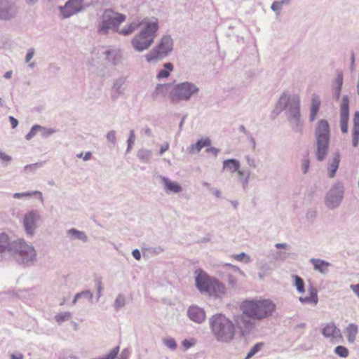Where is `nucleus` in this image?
Segmentation results:
<instances>
[{
	"instance_id": "9b49d317",
	"label": "nucleus",
	"mask_w": 359,
	"mask_h": 359,
	"mask_svg": "<svg viewBox=\"0 0 359 359\" xmlns=\"http://www.w3.org/2000/svg\"><path fill=\"white\" fill-rule=\"evenodd\" d=\"M343 198V185L340 183L334 184L326 194L325 198V205L329 209H335L339 206Z\"/></svg>"
},
{
	"instance_id": "9d476101",
	"label": "nucleus",
	"mask_w": 359,
	"mask_h": 359,
	"mask_svg": "<svg viewBox=\"0 0 359 359\" xmlns=\"http://www.w3.org/2000/svg\"><path fill=\"white\" fill-rule=\"evenodd\" d=\"M173 45L170 35L163 36L159 43L145 55L146 60L149 63L162 60L172 53Z\"/></svg>"
},
{
	"instance_id": "412c9836",
	"label": "nucleus",
	"mask_w": 359,
	"mask_h": 359,
	"mask_svg": "<svg viewBox=\"0 0 359 359\" xmlns=\"http://www.w3.org/2000/svg\"><path fill=\"white\" fill-rule=\"evenodd\" d=\"M159 178L163 184L164 189L167 193L178 194L182 191V188L179 183L172 182L165 176L160 175Z\"/></svg>"
},
{
	"instance_id": "1a4fd4ad",
	"label": "nucleus",
	"mask_w": 359,
	"mask_h": 359,
	"mask_svg": "<svg viewBox=\"0 0 359 359\" xmlns=\"http://www.w3.org/2000/svg\"><path fill=\"white\" fill-rule=\"evenodd\" d=\"M199 92L198 87L189 81L179 83L173 86L170 92L169 98L172 104L181 101H189Z\"/></svg>"
},
{
	"instance_id": "f3484780",
	"label": "nucleus",
	"mask_w": 359,
	"mask_h": 359,
	"mask_svg": "<svg viewBox=\"0 0 359 359\" xmlns=\"http://www.w3.org/2000/svg\"><path fill=\"white\" fill-rule=\"evenodd\" d=\"M187 316L191 320L198 324L203 323L206 318L204 309L196 305H191L188 308Z\"/></svg>"
},
{
	"instance_id": "58836bf2",
	"label": "nucleus",
	"mask_w": 359,
	"mask_h": 359,
	"mask_svg": "<svg viewBox=\"0 0 359 359\" xmlns=\"http://www.w3.org/2000/svg\"><path fill=\"white\" fill-rule=\"evenodd\" d=\"M126 304V298L123 293H119L116 297L113 306L116 311H118Z\"/></svg>"
},
{
	"instance_id": "49530a36",
	"label": "nucleus",
	"mask_w": 359,
	"mask_h": 359,
	"mask_svg": "<svg viewBox=\"0 0 359 359\" xmlns=\"http://www.w3.org/2000/svg\"><path fill=\"white\" fill-rule=\"evenodd\" d=\"M334 353L341 358H346L348 355V350L344 346H337L335 347Z\"/></svg>"
},
{
	"instance_id": "cd10ccee",
	"label": "nucleus",
	"mask_w": 359,
	"mask_h": 359,
	"mask_svg": "<svg viewBox=\"0 0 359 359\" xmlns=\"http://www.w3.org/2000/svg\"><path fill=\"white\" fill-rule=\"evenodd\" d=\"M170 86L171 83L157 84L154 90L151 93L153 99L157 100L160 97H165Z\"/></svg>"
},
{
	"instance_id": "a878e982",
	"label": "nucleus",
	"mask_w": 359,
	"mask_h": 359,
	"mask_svg": "<svg viewBox=\"0 0 359 359\" xmlns=\"http://www.w3.org/2000/svg\"><path fill=\"white\" fill-rule=\"evenodd\" d=\"M352 144L356 147L359 143V111L354 113Z\"/></svg>"
},
{
	"instance_id": "864d4df0",
	"label": "nucleus",
	"mask_w": 359,
	"mask_h": 359,
	"mask_svg": "<svg viewBox=\"0 0 359 359\" xmlns=\"http://www.w3.org/2000/svg\"><path fill=\"white\" fill-rule=\"evenodd\" d=\"M310 161L308 156L304 157L302 160V170L304 174H306L309 168Z\"/></svg>"
},
{
	"instance_id": "4be33fe9",
	"label": "nucleus",
	"mask_w": 359,
	"mask_h": 359,
	"mask_svg": "<svg viewBox=\"0 0 359 359\" xmlns=\"http://www.w3.org/2000/svg\"><path fill=\"white\" fill-rule=\"evenodd\" d=\"M311 264L313 265L314 270L318 271L322 274H327L329 273V266L331 264L325 260L321 259L311 258L310 259Z\"/></svg>"
},
{
	"instance_id": "f704fd0d",
	"label": "nucleus",
	"mask_w": 359,
	"mask_h": 359,
	"mask_svg": "<svg viewBox=\"0 0 359 359\" xmlns=\"http://www.w3.org/2000/svg\"><path fill=\"white\" fill-rule=\"evenodd\" d=\"M33 196H37L39 200H40L41 202L43 201V194L39 191H27V192H22V193H15L13 194V198L16 199H21L23 198H27L31 197Z\"/></svg>"
},
{
	"instance_id": "6e6d98bb",
	"label": "nucleus",
	"mask_w": 359,
	"mask_h": 359,
	"mask_svg": "<svg viewBox=\"0 0 359 359\" xmlns=\"http://www.w3.org/2000/svg\"><path fill=\"white\" fill-rule=\"evenodd\" d=\"M165 345L172 350H175L177 348V343L172 338L166 339L164 340Z\"/></svg>"
},
{
	"instance_id": "2eb2a0df",
	"label": "nucleus",
	"mask_w": 359,
	"mask_h": 359,
	"mask_svg": "<svg viewBox=\"0 0 359 359\" xmlns=\"http://www.w3.org/2000/svg\"><path fill=\"white\" fill-rule=\"evenodd\" d=\"M59 11L62 18H68L81 12L82 8L78 0H68L64 6H59Z\"/></svg>"
},
{
	"instance_id": "b1692460",
	"label": "nucleus",
	"mask_w": 359,
	"mask_h": 359,
	"mask_svg": "<svg viewBox=\"0 0 359 359\" xmlns=\"http://www.w3.org/2000/svg\"><path fill=\"white\" fill-rule=\"evenodd\" d=\"M321 101L320 97L316 94H313L311 97V103L310 108L309 121L313 122L319 111Z\"/></svg>"
},
{
	"instance_id": "7ed1b4c3",
	"label": "nucleus",
	"mask_w": 359,
	"mask_h": 359,
	"mask_svg": "<svg viewBox=\"0 0 359 359\" xmlns=\"http://www.w3.org/2000/svg\"><path fill=\"white\" fill-rule=\"evenodd\" d=\"M243 313L253 320H262L272 316L276 304L269 299L245 300L241 306Z\"/></svg>"
},
{
	"instance_id": "72a5a7b5",
	"label": "nucleus",
	"mask_w": 359,
	"mask_h": 359,
	"mask_svg": "<svg viewBox=\"0 0 359 359\" xmlns=\"http://www.w3.org/2000/svg\"><path fill=\"white\" fill-rule=\"evenodd\" d=\"M343 85V75L338 74L335 81V85L333 88V97L338 100L341 95V90Z\"/></svg>"
},
{
	"instance_id": "f8f14e48",
	"label": "nucleus",
	"mask_w": 359,
	"mask_h": 359,
	"mask_svg": "<svg viewBox=\"0 0 359 359\" xmlns=\"http://www.w3.org/2000/svg\"><path fill=\"white\" fill-rule=\"evenodd\" d=\"M17 13L14 0H0V20H9Z\"/></svg>"
},
{
	"instance_id": "4468645a",
	"label": "nucleus",
	"mask_w": 359,
	"mask_h": 359,
	"mask_svg": "<svg viewBox=\"0 0 359 359\" xmlns=\"http://www.w3.org/2000/svg\"><path fill=\"white\" fill-rule=\"evenodd\" d=\"M40 218L39 212L36 210H32L27 212L23 218V224L25 231L27 234L32 235L36 228L37 221Z\"/></svg>"
},
{
	"instance_id": "a18cd8bd",
	"label": "nucleus",
	"mask_w": 359,
	"mask_h": 359,
	"mask_svg": "<svg viewBox=\"0 0 359 359\" xmlns=\"http://www.w3.org/2000/svg\"><path fill=\"white\" fill-rule=\"evenodd\" d=\"M71 318V313L69 312H64L55 316V319L58 324L67 321Z\"/></svg>"
},
{
	"instance_id": "bf43d9fd",
	"label": "nucleus",
	"mask_w": 359,
	"mask_h": 359,
	"mask_svg": "<svg viewBox=\"0 0 359 359\" xmlns=\"http://www.w3.org/2000/svg\"><path fill=\"white\" fill-rule=\"evenodd\" d=\"M316 215L317 212L316 210L309 209L306 214V217L307 219L312 222L316 218Z\"/></svg>"
},
{
	"instance_id": "69168bd1",
	"label": "nucleus",
	"mask_w": 359,
	"mask_h": 359,
	"mask_svg": "<svg viewBox=\"0 0 359 359\" xmlns=\"http://www.w3.org/2000/svg\"><path fill=\"white\" fill-rule=\"evenodd\" d=\"M0 160L2 161L10 162L12 160L11 156L6 154L0 149Z\"/></svg>"
},
{
	"instance_id": "f03ea898",
	"label": "nucleus",
	"mask_w": 359,
	"mask_h": 359,
	"mask_svg": "<svg viewBox=\"0 0 359 359\" xmlns=\"http://www.w3.org/2000/svg\"><path fill=\"white\" fill-rule=\"evenodd\" d=\"M142 24L143 28L131 40L133 48L137 52H143L151 46L158 30L157 19L149 20L147 18H144L142 20Z\"/></svg>"
},
{
	"instance_id": "8fccbe9b",
	"label": "nucleus",
	"mask_w": 359,
	"mask_h": 359,
	"mask_svg": "<svg viewBox=\"0 0 359 359\" xmlns=\"http://www.w3.org/2000/svg\"><path fill=\"white\" fill-rule=\"evenodd\" d=\"M39 128H41V126L38 124L34 125L29 132L25 135V139L27 140H32L38 132H39Z\"/></svg>"
},
{
	"instance_id": "774afa93",
	"label": "nucleus",
	"mask_w": 359,
	"mask_h": 359,
	"mask_svg": "<svg viewBox=\"0 0 359 359\" xmlns=\"http://www.w3.org/2000/svg\"><path fill=\"white\" fill-rule=\"evenodd\" d=\"M248 140L249 142L252 144V149H255L256 147V141L255 138L253 137L252 135L250 133L246 135Z\"/></svg>"
},
{
	"instance_id": "c03bdc74",
	"label": "nucleus",
	"mask_w": 359,
	"mask_h": 359,
	"mask_svg": "<svg viewBox=\"0 0 359 359\" xmlns=\"http://www.w3.org/2000/svg\"><path fill=\"white\" fill-rule=\"evenodd\" d=\"M290 0L275 1L271 5V10L278 14L283 8V5L289 4Z\"/></svg>"
},
{
	"instance_id": "09e8293b",
	"label": "nucleus",
	"mask_w": 359,
	"mask_h": 359,
	"mask_svg": "<svg viewBox=\"0 0 359 359\" xmlns=\"http://www.w3.org/2000/svg\"><path fill=\"white\" fill-rule=\"evenodd\" d=\"M107 140L111 144L110 147H114L116 144V131L114 130H110L106 135Z\"/></svg>"
},
{
	"instance_id": "a19ab883",
	"label": "nucleus",
	"mask_w": 359,
	"mask_h": 359,
	"mask_svg": "<svg viewBox=\"0 0 359 359\" xmlns=\"http://www.w3.org/2000/svg\"><path fill=\"white\" fill-rule=\"evenodd\" d=\"M151 151L146 149H141L137 152L138 158L143 163H149L151 156Z\"/></svg>"
},
{
	"instance_id": "79ce46f5",
	"label": "nucleus",
	"mask_w": 359,
	"mask_h": 359,
	"mask_svg": "<svg viewBox=\"0 0 359 359\" xmlns=\"http://www.w3.org/2000/svg\"><path fill=\"white\" fill-rule=\"evenodd\" d=\"M292 278L294 279V285L297 292L299 293L304 292L305 291V284L302 278L297 275H294L292 276Z\"/></svg>"
},
{
	"instance_id": "e2e57ef3",
	"label": "nucleus",
	"mask_w": 359,
	"mask_h": 359,
	"mask_svg": "<svg viewBox=\"0 0 359 359\" xmlns=\"http://www.w3.org/2000/svg\"><path fill=\"white\" fill-rule=\"evenodd\" d=\"M81 297H83L88 299L89 301L92 302L93 298V294L89 290H86L81 292Z\"/></svg>"
},
{
	"instance_id": "052dcab7",
	"label": "nucleus",
	"mask_w": 359,
	"mask_h": 359,
	"mask_svg": "<svg viewBox=\"0 0 359 359\" xmlns=\"http://www.w3.org/2000/svg\"><path fill=\"white\" fill-rule=\"evenodd\" d=\"M245 160L249 167L252 168H255L257 167V161L254 158L246 156Z\"/></svg>"
},
{
	"instance_id": "6e6552de",
	"label": "nucleus",
	"mask_w": 359,
	"mask_h": 359,
	"mask_svg": "<svg viewBox=\"0 0 359 359\" xmlns=\"http://www.w3.org/2000/svg\"><path fill=\"white\" fill-rule=\"evenodd\" d=\"M276 107L280 111H285L287 119L302 116L301 100L297 95H290L286 91L283 92Z\"/></svg>"
},
{
	"instance_id": "338daca9",
	"label": "nucleus",
	"mask_w": 359,
	"mask_h": 359,
	"mask_svg": "<svg viewBox=\"0 0 359 359\" xmlns=\"http://www.w3.org/2000/svg\"><path fill=\"white\" fill-rule=\"evenodd\" d=\"M219 149L216 148V147H208L207 149H206V151L208 153H210L212 154H213L215 156H217V154H219Z\"/></svg>"
},
{
	"instance_id": "5701e85b",
	"label": "nucleus",
	"mask_w": 359,
	"mask_h": 359,
	"mask_svg": "<svg viewBox=\"0 0 359 359\" xmlns=\"http://www.w3.org/2000/svg\"><path fill=\"white\" fill-rule=\"evenodd\" d=\"M309 297H300L299 300L302 304L316 305L318 302V292L316 287L311 285L308 288Z\"/></svg>"
},
{
	"instance_id": "2f4dec72",
	"label": "nucleus",
	"mask_w": 359,
	"mask_h": 359,
	"mask_svg": "<svg viewBox=\"0 0 359 359\" xmlns=\"http://www.w3.org/2000/svg\"><path fill=\"white\" fill-rule=\"evenodd\" d=\"M107 59L113 65H116L121 63L122 57L120 53L116 50H109L106 51Z\"/></svg>"
},
{
	"instance_id": "e433bc0d",
	"label": "nucleus",
	"mask_w": 359,
	"mask_h": 359,
	"mask_svg": "<svg viewBox=\"0 0 359 359\" xmlns=\"http://www.w3.org/2000/svg\"><path fill=\"white\" fill-rule=\"evenodd\" d=\"M163 67L164 69H161L156 75L158 79L168 78L174 68L171 62L165 63Z\"/></svg>"
},
{
	"instance_id": "473e14b6",
	"label": "nucleus",
	"mask_w": 359,
	"mask_h": 359,
	"mask_svg": "<svg viewBox=\"0 0 359 359\" xmlns=\"http://www.w3.org/2000/svg\"><path fill=\"white\" fill-rule=\"evenodd\" d=\"M211 144L210 138L198 140L195 144H191L190 147V152H199L203 147H208Z\"/></svg>"
},
{
	"instance_id": "f257e3e1",
	"label": "nucleus",
	"mask_w": 359,
	"mask_h": 359,
	"mask_svg": "<svg viewBox=\"0 0 359 359\" xmlns=\"http://www.w3.org/2000/svg\"><path fill=\"white\" fill-rule=\"evenodd\" d=\"M209 325L213 337L219 342L230 343L235 337V324L222 313L212 316Z\"/></svg>"
},
{
	"instance_id": "aec40b11",
	"label": "nucleus",
	"mask_w": 359,
	"mask_h": 359,
	"mask_svg": "<svg viewBox=\"0 0 359 359\" xmlns=\"http://www.w3.org/2000/svg\"><path fill=\"white\" fill-rule=\"evenodd\" d=\"M13 241H10L9 238L5 233H0V261L4 259V254L6 252L11 255L13 253Z\"/></svg>"
},
{
	"instance_id": "ea45409f",
	"label": "nucleus",
	"mask_w": 359,
	"mask_h": 359,
	"mask_svg": "<svg viewBox=\"0 0 359 359\" xmlns=\"http://www.w3.org/2000/svg\"><path fill=\"white\" fill-rule=\"evenodd\" d=\"M269 257L273 261H284L288 257V254L285 252L272 250L269 252Z\"/></svg>"
},
{
	"instance_id": "ddd939ff",
	"label": "nucleus",
	"mask_w": 359,
	"mask_h": 359,
	"mask_svg": "<svg viewBox=\"0 0 359 359\" xmlns=\"http://www.w3.org/2000/svg\"><path fill=\"white\" fill-rule=\"evenodd\" d=\"M349 120V99L344 95L340 104V127L343 133H348V123Z\"/></svg>"
},
{
	"instance_id": "5fc2aeb1",
	"label": "nucleus",
	"mask_w": 359,
	"mask_h": 359,
	"mask_svg": "<svg viewBox=\"0 0 359 359\" xmlns=\"http://www.w3.org/2000/svg\"><path fill=\"white\" fill-rule=\"evenodd\" d=\"M96 288H97V302L99 301L100 298L102 297V291L103 287L102 286V281L100 279H96L95 280Z\"/></svg>"
},
{
	"instance_id": "7c9ffc66",
	"label": "nucleus",
	"mask_w": 359,
	"mask_h": 359,
	"mask_svg": "<svg viewBox=\"0 0 359 359\" xmlns=\"http://www.w3.org/2000/svg\"><path fill=\"white\" fill-rule=\"evenodd\" d=\"M340 162V156L338 153H336L334 156L332 161L329 164L327 170L328 175L330 178H333L339 168Z\"/></svg>"
},
{
	"instance_id": "4c0bfd02",
	"label": "nucleus",
	"mask_w": 359,
	"mask_h": 359,
	"mask_svg": "<svg viewBox=\"0 0 359 359\" xmlns=\"http://www.w3.org/2000/svg\"><path fill=\"white\" fill-rule=\"evenodd\" d=\"M237 172L238 180L241 182L243 188L245 189L248 186L250 172L249 170L245 171L244 170L239 169Z\"/></svg>"
},
{
	"instance_id": "603ef678",
	"label": "nucleus",
	"mask_w": 359,
	"mask_h": 359,
	"mask_svg": "<svg viewBox=\"0 0 359 359\" xmlns=\"http://www.w3.org/2000/svg\"><path fill=\"white\" fill-rule=\"evenodd\" d=\"M43 162H37L33 164H28L25 166V171L30 170L32 172H34L36 169L40 168L43 166Z\"/></svg>"
},
{
	"instance_id": "0eeeda50",
	"label": "nucleus",
	"mask_w": 359,
	"mask_h": 359,
	"mask_svg": "<svg viewBox=\"0 0 359 359\" xmlns=\"http://www.w3.org/2000/svg\"><path fill=\"white\" fill-rule=\"evenodd\" d=\"M315 137L317 147L316 157L319 161H323L327 154L330 140V128L327 120L320 119L318 121L315 130Z\"/></svg>"
},
{
	"instance_id": "39448f33",
	"label": "nucleus",
	"mask_w": 359,
	"mask_h": 359,
	"mask_svg": "<svg viewBox=\"0 0 359 359\" xmlns=\"http://www.w3.org/2000/svg\"><path fill=\"white\" fill-rule=\"evenodd\" d=\"M12 256L15 261L23 266L34 265L37 259V253L32 245L27 243L23 239L13 241Z\"/></svg>"
},
{
	"instance_id": "393cba45",
	"label": "nucleus",
	"mask_w": 359,
	"mask_h": 359,
	"mask_svg": "<svg viewBox=\"0 0 359 359\" xmlns=\"http://www.w3.org/2000/svg\"><path fill=\"white\" fill-rule=\"evenodd\" d=\"M289 126L294 133L302 134L304 128V120L302 117L297 116L295 118H290L287 119Z\"/></svg>"
},
{
	"instance_id": "bb28decb",
	"label": "nucleus",
	"mask_w": 359,
	"mask_h": 359,
	"mask_svg": "<svg viewBox=\"0 0 359 359\" xmlns=\"http://www.w3.org/2000/svg\"><path fill=\"white\" fill-rule=\"evenodd\" d=\"M241 168L240 161L235 158H229L223 161V170H228L231 173L238 171Z\"/></svg>"
},
{
	"instance_id": "6ab92c4d",
	"label": "nucleus",
	"mask_w": 359,
	"mask_h": 359,
	"mask_svg": "<svg viewBox=\"0 0 359 359\" xmlns=\"http://www.w3.org/2000/svg\"><path fill=\"white\" fill-rule=\"evenodd\" d=\"M126 81V78L123 76L117 78L114 81L111 93V97L112 100H116L121 95L123 94V86L125 85Z\"/></svg>"
},
{
	"instance_id": "0e129e2a",
	"label": "nucleus",
	"mask_w": 359,
	"mask_h": 359,
	"mask_svg": "<svg viewBox=\"0 0 359 359\" xmlns=\"http://www.w3.org/2000/svg\"><path fill=\"white\" fill-rule=\"evenodd\" d=\"M35 50L33 48L28 49L27 55L25 56V62L29 63L33 58Z\"/></svg>"
},
{
	"instance_id": "13d9d810",
	"label": "nucleus",
	"mask_w": 359,
	"mask_h": 359,
	"mask_svg": "<svg viewBox=\"0 0 359 359\" xmlns=\"http://www.w3.org/2000/svg\"><path fill=\"white\" fill-rule=\"evenodd\" d=\"M235 258L238 261H244L245 263H248L250 262V257L245 254V252H241L235 256Z\"/></svg>"
},
{
	"instance_id": "20e7f679",
	"label": "nucleus",
	"mask_w": 359,
	"mask_h": 359,
	"mask_svg": "<svg viewBox=\"0 0 359 359\" xmlns=\"http://www.w3.org/2000/svg\"><path fill=\"white\" fill-rule=\"evenodd\" d=\"M196 272L195 285L201 294H208L219 297L225 293V286L218 279L208 276L202 270Z\"/></svg>"
},
{
	"instance_id": "c756f323",
	"label": "nucleus",
	"mask_w": 359,
	"mask_h": 359,
	"mask_svg": "<svg viewBox=\"0 0 359 359\" xmlns=\"http://www.w3.org/2000/svg\"><path fill=\"white\" fill-rule=\"evenodd\" d=\"M67 235L71 236L72 240H79L83 243H86L88 241V238L86 233L83 231H79L75 228H72L67 231Z\"/></svg>"
},
{
	"instance_id": "de8ad7c7",
	"label": "nucleus",
	"mask_w": 359,
	"mask_h": 359,
	"mask_svg": "<svg viewBox=\"0 0 359 359\" xmlns=\"http://www.w3.org/2000/svg\"><path fill=\"white\" fill-rule=\"evenodd\" d=\"M39 132L41 133V135L43 138H47L56 133V130L53 128H48L41 126V128H39Z\"/></svg>"
},
{
	"instance_id": "c9c22d12",
	"label": "nucleus",
	"mask_w": 359,
	"mask_h": 359,
	"mask_svg": "<svg viewBox=\"0 0 359 359\" xmlns=\"http://www.w3.org/2000/svg\"><path fill=\"white\" fill-rule=\"evenodd\" d=\"M142 26V21L141 22H132L127 27H125L122 29H119V32H118L121 35L128 36L131 34L135 29H137L139 27Z\"/></svg>"
},
{
	"instance_id": "c85d7f7f",
	"label": "nucleus",
	"mask_w": 359,
	"mask_h": 359,
	"mask_svg": "<svg viewBox=\"0 0 359 359\" xmlns=\"http://www.w3.org/2000/svg\"><path fill=\"white\" fill-rule=\"evenodd\" d=\"M345 333L347 340L349 343H353L355 340L356 335L358 333V327L355 323H349L345 329Z\"/></svg>"
},
{
	"instance_id": "a211bd4d",
	"label": "nucleus",
	"mask_w": 359,
	"mask_h": 359,
	"mask_svg": "<svg viewBox=\"0 0 359 359\" xmlns=\"http://www.w3.org/2000/svg\"><path fill=\"white\" fill-rule=\"evenodd\" d=\"M323 335L326 338H342L341 332L334 323H329L322 330Z\"/></svg>"
},
{
	"instance_id": "dca6fc26",
	"label": "nucleus",
	"mask_w": 359,
	"mask_h": 359,
	"mask_svg": "<svg viewBox=\"0 0 359 359\" xmlns=\"http://www.w3.org/2000/svg\"><path fill=\"white\" fill-rule=\"evenodd\" d=\"M251 318L243 313L238 316L236 318L237 327L241 330L242 335L250 334L255 327V323L250 319Z\"/></svg>"
},
{
	"instance_id": "37998d69",
	"label": "nucleus",
	"mask_w": 359,
	"mask_h": 359,
	"mask_svg": "<svg viewBox=\"0 0 359 359\" xmlns=\"http://www.w3.org/2000/svg\"><path fill=\"white\" fill-rule=\"evenodd\" d=\"M264 344L263 342L256 343L249 351L245 359H250L253 357L256 353L261 351L264 347Z\"/></svg>"
},
{
	"instance_id": "4d7b16f0",
	"label": "nucleus",
	"mask_w": 359,
	"mask_h": 359,
	"mask_svg": "<svg viewBox=\"0 0 359 359\" xmlns=\"http://www.w3.org/2000/svg\"><path fill=\"white\" fill-rule=\"evenodd\" d=\"M259 269H261V271H264L265 274H269L272 271V269L271 268L269 264L265 262H260Z\"/></svg>"
},
{
	"instance_id": "423d86ee",
	"label": "nucleus",
	"mask_w": 359,
	"mask_h": 359,
	"mask_svg": "<svg viewBox=\"0 0 359 359\" xmlns=\"http://www.w3.org/2000/svg\"><path fill=\"white\" fill-rule=\"evenodd\" d=\"M126 20V16L124 14L116 12L111 8L105 9L100 16L97 32L100 35H107L110 30L118 33L120 25Z\"/></svg>"
},
{
	"instance_id": "3c124183",
	"label": "nucleus",
	"mask_w": 359,
	"mask_h": 359,
	"mask_svg": "<svg viewBox=\"0 0 359 359\" xmlns=\"http://www.w3.org/2000/svg\"><path fill=\"white\" fill-rule=\"evenodd\" d=\"M135 131H134V130H130V133H129V137L127 140V143H128V147H127V149H126L127 153L130 151L132 147L135 143Z\"/></svg>"
},
{
	"instance_id": "680f3d73",
	"label": "nucleus",
	"mask_w": 359,
	"mask_h": 359,
	"mask_svg": "<svg viewBox=\"0 0 359 359\" xmlns=\"http://www.w3.org/2000/svg\"><path fill=\"white\" fill-rule=\"evenodd\" d=\"M80 3V5L82 8V11L86 7H89L93 4L95 0H78Z\"/></svg>"
}]
</instances>
